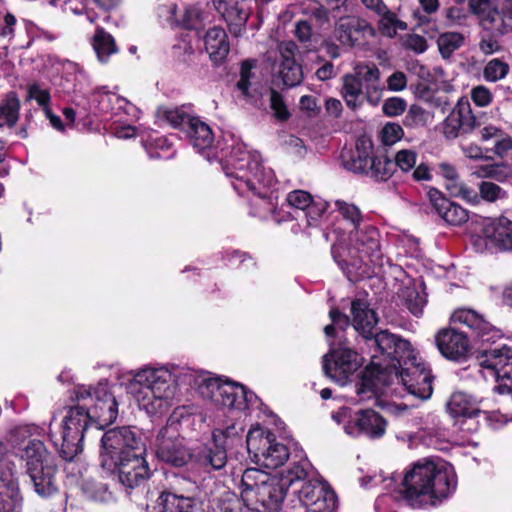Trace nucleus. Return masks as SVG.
Here are the masks:
<instances>
[{"label": "nucleus", "instance_id": "obj_1", "mask_svg": "<svg viewBox=\"0 0 512 512\" xmlns=\"http://www.w3.org/2000/svg\"><path fill=\"white\" fill-rule=\"evenodd\" d=\"M120 385L149 415H162L174 405L177 389L195 390L204 400L220 407L236 420L254 413L257 418L267 417L275 426L280 442L274 433L259 423L251 425L246 435L247 448H292L297 442L286 431L284 422L275 415L250 389L228 378L213 376L174 364L148 363L128 370L119 377Z\"/></svg>", "mask_w": 512, "mask_h": 512}, {"label": "nucleus", "instance_id": "obj_2", "mask_svg": "<svg viewBox=\"0 0 512 512\" xmlns=\"http://www.w3.org/2000/svg\"><path fill=\"white\" fill-rule=\"evenodd\" d=\"M373 343L378 352L370 355L368 370L373 377L383 383L395 378L409 394L421 400L430 398L431 371L408 341L384 330Z\"/></svg>", "mask_w": 512, "mask_h": 512}, {"label": "nucleus", "instance_id": "obj_3", "mask_svg": "<svg viewBox=\"0 0 512 512\" xmlns=\"http://www.w3.org/2000/svg\"><path fill=\"white\" fill-rule=\"evenodd\" d=\"M231 145L221 148L222 168L233 189L241 196L253 195L250 215L261 220L271 219L274 203V171L261 164L256 151H249L240 140L229 136Z\"/></svg>", "mask_w": 512, "mask_h": 512}, {"label": "nucleus", "instance_id": "obj_4", "mask_svg": "<svg viewBox=\"0 0 512 512\" xmlns=\"http://www.w3.org/2000/svg\"><path fill=\"white\" fill-rule=\"evenodd\" d=\"M458 476L454 466L441 458H424L403 471L397 496L413 508L439 507L456 493Z\"/></svg>", "mask_w": 512, "mask_h": 512}, {"label": "nucleus", "instance_id": "obj_5", "mask_svg": "<svg viewBox=\"0 0 512 512\" xmlns=\"http://www.w3.org/2000/svg\"><path fill=\"white\" fill-rule=\"evenodd\" d=\"M326 239L332 241L331 255L350 281H357L365 274V267L383 264L380 233L371 224L351 230L347 237L334 228L326 234Z\"/></svg>", "mask_w": 512, "mask_h": 512}, {"label": "nucleus", "instance_id": "obj_6", "mask_svg": "<svg viewBox=\"0 0 512 512\" xmlns=\"http://www.w3.org/2000/svg\"><path fill=\"white\" fill-rule=\"evenodd\" d=\"M95 400L89 407L76 405L69 409L63 421L61 448H82L89 423L97 421L95 432L111 425L118 417V402L110 391L107 380H101L93 389Z\"/></svg>", "mask_w": 512, "mask_h": 512}, {"label": "nucleus", "instance_id": "obj_7", "mask_svg": "<svg viewBox=\"0 0 512 512\" xmlns=\"http://www.w3.org/2000/svg\"><path fill=\"white\" fill-rule=\"evenodd\" d=\"M331 324L324 328L329 352L324 357V370L328 377L344 385L364 362V358L346 345L345 331L349 317L336 308L329 312Z\"/></svg>", "mask_w": 512, "mask_h": 512}, {"label": "nucleus", "instance_id": "obj_8", "mask_svg": "<svg viewBox=\"0 0 512 512\" xmlns=\"http://www.w3.org/2000/svg\"><path fill=\"white\" fill-rule=\"evenodd\" d=\"M179 424L169 420L167 425L159 430L155 441L152 434L133 427H118L101 434V448H146L155 445L157 448H182L183 438L179 435Z\"/></svg>", "mask_w": 512, "mask_h": 512}, {"label": "nucleus", "instance_id": "obj_9", "mask_svg": "<svg viewBox=\"0 0 512 512\" xmlns=\"http://www.w3.org/2000/svg\"><path fill=\"white\" fill-rule=\"evenodd\" d=\"M292 482L289 479L287 484L260 469L248 468L242 475L241 497L248 507L260 504L262 512H278Z\"/></svg>", "mask_w": 512, "mask_h": 512}, {"label": "nucleus", "instance_id": "obj_10", "mask_svg": "<svg viewBox=\"0 0 512 512\" xmlns=\"http://www.w3.org/2000/svg\"><path fill=\"white\" fill-rule=\"evenodd\" d=\"M100 461L104 470L116 473L119 482L130 489L150 476L146 457L134 450H102Z\"/></svg>", "mask_w": 512, "mask_h": 512}, {"label": "nucleus", "instance_id": "obj_11", "mask_svg": "<svg viewBox=\"0 0 512 512\" xmlns=\"http://www.w3.org/2000/svg\"><path fill=\"white\" fill-rule=\"evenodd\" d=\"M483 31L505 35L511 29L512 0H469Z\"/></svg>", "mask_w": 512, "mask_h": 512}, {"label": "nucleus", "instance_id": "obj_12", "mask_svg": "<svg viewBox=\"0 0 512 512\" xmlns=\"http://www.w3.org/2000/svg\"><path fill=\"white\" fill-rule=\"evenodd\" d=\"M337 424H344V431L352 437L365 436L370 439L381 438L386 431V420L372 409L359 410L348 415L347 408H341L331 414Z\"/></svg>", "mask_w": 512, "mask_h": 512}, {"label": "nucleus", "instance_id": "obj_13", "mask_svg": "<svg viewBox=\"0 0 512 512\" xmlns=\"http://www.w3.org/2000/svg\"><path fill=\"white\" fill-rule=\"evenodd\" d=\"M471 244L477 253L512 250V221L505 216L487 219L480 233L471 237Z\"/></svg>", "mask_w": 512, "mask_h": 512}, {"label": "nucleus", "instance_id": "obj_14", "mask_svg": "<svg viewBox=\"0 0 512 512\" xmlns=\"http://www.w3.org/2000/svg\"><path fill=\"white\" fill-rule=\"evenodd\" d=\"M286 203L299 215L303 213L300 222L292 225L291 232L306 239L320 232V206L313 201L312 196L304 190H294L287 194Z\"/></svg>", "mask_w": 512, "mask_h": 512}, {"label": "nucleus", "instance_id": "obj_15", "mask_svg": "<svg viewBox=\"0 0 512 512\" xmlns=\"http://www.w3.org/2000/svg\"><path fill=\"white\" fill-rule=\"evenodd\" d=\"M28 456L27 472L34 484L35 492L49 497L57 491L55 483L56 465L49 463L48 450H32Z\"/></svg>", "mask_w": 512, "mask_h": 512}, {"label": "nucleus", "instance_id": "obj_16", "mask_svg": "<svg viewBox=\"0 0 512 512\" xmlns=\"http://www.w3.org/2000/svg\"><path fill=\"white\" fill-rule=\"evenodd\" d=\"M479 126L467 98H460L441 124V131L448 140L472 133Z\"/></svg>", "mask_w": 512, "mask_h": 512}, {"label": "nucleus", "instance_id": "obj_17", "mask_svg": "<svg viewBox=\"0 0 512 512\" xmlns=\"http://www.w3.org/2000/svg\"><path fill=\"white\" fill-rule=\"evenodd\" d=\"M451 322L461 324L469 328L473 337L482 344L494 343L502 337L499 329L490 324L475 310L468 308L456 309L451 315Z\"/></svg>", "mask_w": 512, "mask_h": 512}, {"label": "nucleus", "instance_id": "obj_18", "mask_svg": "<svg viewBox=\"0 0 512 512\" xmlns=\"http://www.w3.org/2000/svg\"><path fill=\"white\" fill-rule=\"evenodd\" d=\"M279 63L274 68L276 78L286 88L298 86L303 80L302 66L296 61L298 47L293 41H283L278 46Z\"/></svg>", "mask_w": 512, "mask_h": 512}, {"label": "nucleus", "instance_id": "obj_19", "mask_svg": "<svg viewBox=\"0 0 512 512\" xmlns=\"http://www.w3.org/2000/svg\"><path fill=\"white\" fill-rule=\"evenodd\" d=\"M252 0H213L217 12L226 21L229 31L236 37L245 30L252 11Z\"/></svg>", "mask_w": 512, "mask_h": 512}, {"label": "nucleus", "instance_id": "obj_20", "mask_svg": "<svg viewBox=\"0 0 512 512\" xmlns=\"http://www.w3.org/2000/svg\"><path fill=\"white\" fill-rule=\"evenodd\" d=\"M440 353L447 359L462 361L468 356L471 345L468 336L455 328H443L435 336Z\"/></svg>", "mask_w": 512, "mask_h": 512}, {"label": "nucleus", "instance_id": "obj_21", "mask_svg": "<svg viewBox=\"0 0 512 512\" xmlns=\"http://www.w3.org/2000/svg\"><path fill=\"white\" fill-rule=\"evenodd\" d=\"M52 441L44 429L34 424L16 425L8 429L5 441L0 440V448L11 445L18 448H42Z\"/></svg>", "mask_w": 512, "mask_h": 512}, {"label": "nucleus", "instance_id": "obj_22", "mask_svg": "<svg viewBox=\"0 0 512 512\" xmlns=\"http://www.w3.org/2000/svg\"><path fill=\"white\" fill-rule=\"evenodd\" d=\"M110 102H118L119 108H123V115L127 121H136L139 119L140 110L126 98L121 97L115 92L108 91L105 87L95 89L89 98L91 110L96 114H108L111 112Z\"/></svg>", "mask_w": 512, "mask_h": 512}, {"label": "nucleus", "instance_id": "obj_23", "mask_svg": "<svg viewBox=\"0 0 512 512\" xmlns=\"http://www.w3.org/2000/svg\"><path fill=\"white\" fill-rule=\"evenodd\" d=\"M351 312L353 315V326L366 341V344L373 348V353H378L373 340L382 332L373 334V330L378 323L376 313L369 308L368 303L362 299H355L351 303Z\"/></svg>", "mask_w": 512, "mask_h": 512}, {"label": "nucleus", "instance_id": "obj_24", "mask_svg": "<svg viewBox=\"0 0 512 512\" xmlns=\"http://www.w3.org/2000/svg\"><path fill=\"white\" fill-rule=\"evenodd\" d=\"M428 197L433 210L446 224L461 226L469 220V212L465 208L450 201L437 189H430Z\"/></svg>", "mask_w": 512, "mask_h": 512}, {"label": "nucleus", "instance_id": "obj_25", "mask_svg": "<svg viewBox=\"0 0 512 512\" xmlns=\"http://www.w3.org/2000/svg\"><path fill=\"white\" fill-rule=\"evenodd\" d=\"M339 22L335 29V37L345 46H353L361 36L367 31H372V27L365 21L349 14L338 18Z\"/></svg>", "mask_w": 512, "mask_h": 512}, {"label": "nucleus", "instance_id": "obj_26", "mask_svg": "<svg viewBox=\"0 0 512 512\" xmlns=\"http://www.w3.org/2000/svg\"><path fill=\"white\" fill-rule=\"evenodd\" d=\"M374 155L372 142L362 138L357 140L354 149L345 151L342 158L346 169L364 175Z\"/></svg>", "mask_w": 512, "mask_h": 512}, {"label": "nucleus", "instance_id": "obj_27", "mask_svg": "<svg viewBox=\"0 0 512 512\" xmlns=\"http://www.w3.org/2000/svg\"><path fill=\"white\" fill-rule=\"evenodd\" d=\"M185 132L197 152L204 153L212 149L214 133L211 127L199 117L196 116L195 119L190 120V125Z\"/></svg>", "mask_w": 512, "mask_h": 512}, {"label": "nucleus", "instance_id": "obj_28", "mask_svg": "<svg viewBox=\"0 0 512 512\" xmlns=\"http://www.w3.org/2000/svg\"><path fill=\"white\" fill-rule=\"evenodd\" d=\"M447 411L453 417H468L469 420H464L462 423L468 428L474 425L471 418L481 413L472 397L464 392H454L451 395L447 403Z\"/></svg>", "mask_w": 512, "mask_h": 512}, {"label": "nucleus", "instance_id": "obj_29", "mask_svg": "<svg viewBox=\"0 0 512 512\" xmlns=\"http://www.w3.org/2000/svg\"><path fill=\"white\" fill-rule=\"evenodd\" d=\"M335 212H337L343 220L352 225V230H355L365 224L363 222V215L360 209L353 203H348L342 200L325 201L322 203V217L324 215L329 217Z\"/></svg>", "mask_w": 512, "mask_h": 512}, {"label": "nucleus", "instance_id": "obj_30", "mask_svg": "<svg viewBox=\"0 0 512 512\" xmlns=\"http://www.w3.org/2000/svg\"><path fill=\"white\" fill-rule=\"evenodd\" d=\"M205 49L214 62L223 61L230 51L228 36L221 27L210 28L205 35Z\"/></svg>", "mask_w": 512, "mask_h": 512}, {"label": "nucleus", "instance_id": "obj_31", "mask_svg": "<svg viewBox=\"0 0 512 512\" xmlns=\"http://www.w3.org/2000/svg\"><path fill=\"white\" fill-rule=\"evenodd\" d=\"M157 118L161 122H166L173 128L182 129L186 131L190 125V120L195 119L190 113V107H160L157 110Z\"/></svg>", "mask_w": 512, "mask_h": 512}, {"label": "nucleus", "instance_id": "obj_32", "mask_svg": "<svg viewBox=\"0 0 512 512\" xmlns=\"http://www.w3.org/2000/svg\"><path fill=\"white\" fill-rule=\"evenodd\" d=\"M110 120H112L111 131L119 139H129L138 135V129L133 125L134 121H127L123 115V108H119L118 102H110Z\"/></svg>", "mask_w": 512, "mask_h": 512}, {"label": "nucleus", "instance_id": "obj_33", "mask_svg": "<svg viewBox=\"0 0 512 512\" xmlns=\"http://www.w3.org/2000/svg\"><path fill=\"white\" fill-rule=\"evenodd\" d=\"M141 142L151 159H169L173 156L172 142L166 136L151 132L142 137Z\"/></svg>", "mask_w": 512, "mask_h": 512}, {"label": "nucleus", "instance_id": "obj_34", "mask_svg": "<svg viewBox=\"0 0 512 512\" xmlns=\"http://www.w3.org/2000/svg\"><path fill=\"white\" fill-rule=\"evenodd\" d=\"M243 431L244 422H233L227 425L225 429H215L212 435L215 448H233L241 445V433Z\"/></svg>", "mask_w": 512, "mask_h": 512}, {"label": "nucleus", "instance_id": "obj_35", "mask_svg": "<svg viewBox=\"0 0 512 512\" xmlns=\"http://www.w3.org/2000/svg\"><path fill=\"white\" fill-rule=\"evenodd\" d=\"M249 458L259 467L276 469L289 458V450H247Z\"/></svg>", "mask_w": 512, "mask_h": 512}, {"label": "nucleus", "instance_id": "obj_36", "mask_svg": "<svg viewBox=\"0 0 512 512\" xmlns=\"http://www.w3.org/2000/svg\"><path fill=\"white\" fill-rule=\"evenodd\" d=\"M91 44L98 60L102 63L107 62L111 55L118 52L113 36L101 27L96 28Z\"/></svg>", "mask_w": 512, "mask_h": 512}, {"label": "nucleus", "instance_id": "obj_37", "mask_svg": "<svg viewBox=\"0 0 512 512\" xmlns=\"http://www.w3.org/2000/svg\"><path fill=\"white\" fill-rule=\"evenodd\" d=\"M194 501L189 497L162 493L157 500L156 512H193Z\"/></svg>", "mask_w": 512, "mask_h": 512}, {"label": "nucleus", "instance_id": "obj_38", "mask_svg": "<svg viewBox=\"0 0 512 512\" xmlns=\"http://www.w3.org/2000/svg\"><path fill=\"white\" fill-rule=\"evenodd\" d=\"M395 172V164L386 155L375 154L365 171V176L375 181H387Z\"/></svg>", "mask_w": 512, "mask_h": 512}, {"label": "nucleus", "instance_id": "obj_39", "mask_svg": "<svg viewBox=\"0 0 512 512\" xmlns=\"http://www.w3.org/2000/svg\"><path fill=\"white\" fill-rule=\"evenodd\" d=\"M402 297L405 306L414 316L419 317L423 314V309L427 304V294L422 283L419 286L406 287L402 292Z\"/></svg>", "mask_w": 512, "mask_h": 512}, {"label": "nucleus", "instance_id": "obj_40", "mask_svg": "<svg viewBox=\"0 0 512 512\" xmlns=\"http://www.w3.org/2000/svg\"><path fill=\"white\" fill-rule=\"evenodd\" d=\"M438 170L441 176L451 182V184H447L446 187L452 195L469 199L472 191L463 183L459 182V174L454 165L442 162L438 165Z\"/></svg>", "mask_w": 512, "mask_h": 512}, {"label": "nucleus", "instance_id": "obj_41", "mask_svg": "<svg viewBox=\"0 0 512 512\" xmlns=\"http://www.w3.org/2000/svg\"><path fill=\"white\" fill-rule=\"evenodd\" d=\"M396 437L402 443H408L411 446L423 445L431 447L442 443L444 440L442 433L427 430L418 431L417 433L402 432Z\"/></svg>", "mask_w": 512, "mask_h": 512}, {"label": "nucleus", "instance_id": "obj_42", "mask_svg": "<svg viewBox=\"0 0 512 512\" xmlns=\"http://www.w3.org/2000/svg\"><path fill=\"white\" fill-rule=\"evenodd\" d=\"M20 101L14 92H9L0 102V127H12L18 120Z\"/></svg>", "mask_w": 512, "mask_h": 512}, {"label": "nucleus", "instance_id": "obj_43", "mask_svg": "<svg viewBox=\"0 0 512 512\" xmlns=\"http://www.w3.org/2000/svg\"><path fill=\"white\" fill-rule=\"evenodd\" d=\"M364 87L359 77L346 75L343 84V96L349 107L356 108L361 105L364 99Z\"/></svg>", "mask_w": 512, "mask_h": 512}, {"label": "nucleus", "instance_id": "obj_44", "mask_svg": "<svg viewBox=\"0 0 512 512\" xmlns=\"http://www.w3.org/2000/svg\"><path fill=\"white\" fill-rule=\"evenodd\" d=\"M209 21L207 13L202 11L198 5H191L185 8L184 13L179 18L178 26L190 30H201Z\"/></svg>", "mask_w": 512, "mask_h": 512}, {"label": "nucleus", "instance_id": "obj_45", "mask_svg": "<svg viewBox=\"0 0 512 512\" xmlns=\"http://www.w3.org/2000/svg\"><path fill=\"white\" fill-rule=\"evenodd\" d=\"M377 14L381 16L379 20V31L382 35L393 38L399 30L404 31L407 29V24L398 19L397 15L387 8L385 12Z\"/></svg>", "mask_w": 512, "mask_h": 512}, {"label": "nucleus", "instance_id": "obj_46", "mask_svg": "<svg viewBox=\"0 0 512 512\" xmlns=\"http://www.w3.org/2000/svg\"><path fill=\"white\" fill-rule=\"evenodd\" d=\"M464 42L462 34L447 32L439 36L437 44L439 51L444 58H448L454 51L459 49Z\"/></svg>", "mask_w": 512, "mask_h": 512}, {"label": "nucleus", "instance_id": "obj_47", "mask_svg": "<svg viewBox=\"0 0 512 512\" xmlns=\"http://www.w3.org/2000/svg\"><path fill=\"white\" fill-rule=\"evenodd\" d=\"M16 18L11 13L5 11L2 1L0 0V41L5 48L14 37V27Z\"/></svg>", "mask_w": 512, "mask_h": 512}, {"label": "nucleus", "instance_id": "obj_48", "mask_svg": "<svg viewBox=\"0 0 512 512\" xmlns=\"http://www.w3.org/2000/svg\"><path fill=\"white\" fill-rule=\"evenodd\" d=\"M509 65L502 60L495 58L490 60L484 67L483 77L488 82H497L504 79L509 72Z\"/></svg>", "mask_w": 512, "mask_h": 512}, {"label": "nucleus", "instance_id": "obj_49", "mask_svg": "<svg viewBox=\"0 0 512 512\" xmlns=\"http://www.w3.org/2000/svg\"><path fill=\"white\" fill-rule=\"evenodd\" d=\"M163 462L174 467H182L188 463L191 455L188 450H151Z\"/></svg>", "mask_w": 512, "mask_h": 512}, {"label": "nucleus", "instance_id": "obj_50", "mask_svg": "<svg viewBox=\"0 0 512 512\" xmlns=\"http://www.w3.org/2000/svg\"><path fill=\"white\" fill-rule=\"evenodd\" d=\"M296 37L309 50H316L318 44V33L312 30L307 21H299L296 25Z\"/></svg>", "mask_w": 512, "mask_h": 512}, {"label": "nucleus", "instance_id": "obj_51", "mask_svg": "<svg viewBox=\"0 0 512 512\" xmlns=\"http://www.w3.org/2000/svg\"><path fill=\"white\" fill-rule=\"evenodd\" d=\"M90 0H63L62 8L65 12H71L76 15L85 14L90 23H95L97 15L88 8Z\"/></svg>", "mask_w": 512, "mask_h": 512}, {"label": "nucleus", "instance_id": "obj_52", "mask_svg": "<svg viewBox=\"0 0 512 512\" xmlns=\"http://www.w3.org/2000/svg\"><path fill=\"white\" fill-rule=\"evenodd\" d=\"M350 12L351 4L347 0H325V5H322V17L327 14L338 19Z\"/></svg>", "mask_w": 512, "mask_h": 512}, {"label": "nucleus", "instance_id": "obj_53", "mask_svg": "<svg viewBox=\"0 0 512 512\" xmlns=\"http://www.w3.org/2000/svg\"><path fill=\"white\" fill-rule=\"evenodd\" d=\"M354 74L359 77L363 87L371 83H377L381 76L380 70L375 64H358L355 67Z\"/></svg>", "mask_w": 512, "mask_h": 512}, {"label": "nucleus", "instance_id": "obj_54", "mask_svg": "<svg viewBox=\"0 0 512 512\" xmlns=\"http://www.w3.org/2000/svg\"><path fill=\"white\" fill-rule=\"evenodd\" d=\"M339 498L331 485L322 478V512H337Z\"/></svg>", "mask_w": 512, "mask_h": 512}, {"label": "nucleus", "instance_id": "obj_55", "mask_svg": "<svg viewBox=\"0 0 512 512\" xmlns=\"http://www.w3.org/2000/svg\"><path fill=\"white\" fill-rule=\"evenodd\" d=\"M417 152L412 149H401L395 155V168L408 172L415 168L417 163Z\"/></svg>", "mask_w": 512, "mask_h": 512}, {"label": "nucleus", "instance_id": "obj_56", "mask_svg": "<svg viewBox=\"0 0 512 512\" xmlns=\"http://www.w3.org/2000/svg\"><path fill=\"white\" fill-rule=\"evenodd\" d=\"M501 36L496 33L483 31L480 35L479 50L486 56L499 52L501 50L499 42Z\"/></svg>", "mask_w": 512, "mask_h": 512}, {"label": "nucleus", "instance_id": "obj_57", "mask_svg": "<svg viewBox=\"0 0 512 512\" xmlns=\"http://www.w3.org/2000/svg\"><path fill=\"white\" fill-rule=\"evenodd\" d=\"M427 118L428 114L425 109L419 105H411L403 122L406 127L414 128L424 126L427 122Z\"/></svg>", "mask_w": 512, "mask_h": 512}, {"label": "nucleus", "instance_id": "obj_58", "mask_svg": "<svg viewBox=\"0 0 512 512\" xmlns=\"http://www.w3.org/2000/svg\"><path fill=\"white\" fill-rule=\"evenodd\" d=\"M480 414L483 416L486 424L494 430L500 429L507 423L512 422V414L502 413L500 410L481 411Z\"/></svg>", "mask_w": 512, "mask_h": 512}, {"label": "nucleus", "instance_id": "obj_59", "mask_svg": "<svg viewBox=\"0 0 512 512\" xmlns=\"http://www.w3.org/2000/svg\"><path fill=\"white\" fill-rule=\"evenodd\" d=\"M254 66H255V61L245 60L241 65L240 79L238 80V82L236 84L237 89L246 98L250 97L249 87L251 85V83H250V78L252 75L251 70Z\"/></svg>", "mask_w": 512, "mask_h": 512}, {"label": "nucleus", "instance_id": "obj_60", "mask_svg": "<svg viewBox=\"0 0 512 512\" xmlns=\"http://www.w3.org/2000/svg\"><path fill=\"white\" fill-rule=\"evenodd\" d=\"M403 135V129L397 123L385 124L380 133L381 141L385 146L394 145L396 142L401 140Z\"/></svg>", "mask_w": 512, "mask_h": 512}, {"label": "nucleus", "instance_id": "obj_61", "mask_svg": "<svg viewBox=\"0 0 512 512\" xmlns=\"http://www.w3.org/2000/svg\"><path fill=\"white\" fill-rule=\"evenodd\" d=\"M480 196L488 201L495 202L506 197V192L493 182L483 181L479 186Z\"/></svg>", "mask_w": 512, "mask_h": 512}, {"label": "nucleus", "instance_id": "obj_62", "mask_svg": "<svg viewBox=\"0 0 512 512\" xmlns=\"http://www.w3.org/2000/svg\"><path fill=\"white\" fill-rule=\"evenodd\" d=\"M271 219L278 225L291 222L293 220L300 222V216L294 211L292 212L291 207H289L286 202L280 207L274 206Z\"/></svg>", "mask_w": 512, "mask_h": 512}, {"label": "nucleus", "instance_id": "obj_63", "mask_svg": "<svg viewBox=\"0 0 512 512\" xmlns=\"http://www.w3.org/2000/svg\"><path fill=\"white\" fill-rule=\"evenodd\" d=\"M157 15L170 26H178L179 18L177 5L174 3L160 4L157 7Z\"/></svg>", "mask_w": 512, "mask_h": 512}, {"label": "nucleus", "instance_id": "obj_64", "mask_svg": "<svg viewBox=\"0 0 512 512\" xmlns=\"http://www.w3.org/2000/svg\"><path fill=\"white\" fill-rule=\"evenodd\" d=\"M407 107L406 101L401 97H390L386 99L382 106V111L386 116L395 117L401 115Z\"/></svg>", "mask_w": 512, "mask_h": 512}]
</instances>
